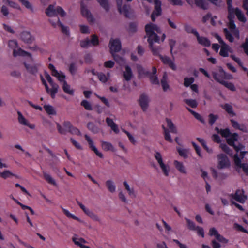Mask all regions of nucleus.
Listing matches in <instances>:
<instances>
[{
  "mask_svg": "<svg viewBox=\"0 0 248 248\" xmlns=\"http://www.w3.org/2000/svg\"><path fill=\"white\" fill-rule=\"evenodd\" d=\"M145 30L150 47L152 49L153 52L156 53L157 52V49L154 48V44L155 43H160V42H163L166 38V35L165 33H163L161 39H160L157 34L161 33L162 30L157 25L153 23L147 24L145 25Z\"/></svg>",
  "mask_w": 248,
  "mask_h": 248,
  "instance_id": "nucleus-1",
  "label": "nucleus"
},
{
  "mask_svg": "<svg viewBox=\"0 0 248 248\" xmlns=\"http://www.w3.org/2000/svg\"><path fill=\"white\" fill-rule=\"evenodd\" d=\"M8 46L9 47L13 49L14 56H22L25 57L24 65L29 72L32 73L37 72V65L31 55L18 47L17 42L16 41L14 40L9 41Z\"/></svg>",
  "mask_w": 248,
  "mask_h": 248,
  "instance_id": "nucleus-2",
  "label": "nucleus"
},
{
  "mask_svg": "<svg viewBox=\"0 0 248 248\" xmlns=\"http://www.w3.org/2000/svg\"><path fill=\"white\" fill-rule=\"evenodd\" d=\"M216 130L222 136L226 138L228 144L233 146L237 152L244 148V146L241 144L238 145L234 144V142L237 140L238 138V135L237 133H231L230 130L228 128L219 130L218 128H216Z\"/></svg>",
  "mask_w": 248,
  "mask_h": 248,
  "instance_id": "nucleus-3",
  "label": "nucleus"
},
{
  "mask_svg": "<svg viewBox=\"0 0 248 248\" xmlns=\"http://www.w3.org/2000/svg\"><path fill=\"white\" fill-rule=\"evenodd\" d=\"M49 68L51 70V75L57 78L58 80L62 83V88L63 91L67 94L73 95L74 90L65 80V76L61 71H57L53 65L49 64Z\"/></svg>",
  "mask_w": 248,
  "mask_h": 248,
  "instance_id": "nucleus-4",
  "label": "nucleus"
},
{
  "mask_svg": "<svg viewBox=\"0 0 248 248\" xmlns=\"http://www.w3.org/2000/svg\"><path fill=\"white\" fill-rule=\"evenodd\" d=\"M228 26L229 30L227 28L223 29L226 39L230 42H233L234 41V37L238 39H239V31L236 27L234 21L229 20Z\"/></svg>",
  "mask_w": 248,
  "mask_h": 248,
  "instance_id": "nucleus-5",
  "label": "nucleus"
},
{
  "mask_svg": "<svg viewBox=\"0 0 248 248\" xmlns=\"http://www.w3.org/2000/svg\"><path fill=\"white\" fill-rule=\"evenodd\" d=\"M109 47L110 52L113 56L115 60L120 65H122L125 63L124 60L118 56L114 55V53L119 51L121 49V44L118 39H111L109 42Z\"/></svg>",
  "mask_w": 248,
  "mask_h": 248,
  "instance_id": "nucleus-6",
  "label": "nucleus"
},
{
  "mask_svg": "<svg viewBox=\"0 0 248 248\" xmlns=\"http://www.w3.org/2000/svg\"><path fill=\"white\" fill-rule=\"evenodd\" d=\"M57 128L59 132L61 134H65L70 132L73 134L80 135V132L78 129L72 126L69 121H65L61 125L60 124H56Z\"/></svg>",
  "mask_w": 248,
  "mask_h": 248,
  "instance_id": "nucleus-7",
  "label": "nucleus"
},
{
  "mask_svg": "<svg viewBox=\"0 0 248 248\" xmlns=\"http://www.w3.org/2000/svg\"><path fill=\"white\" fill-rule=\"evenodd\" d=\"M215 38L220 44L219 55L223 57H228L229 53H232V49L227 45L223 39L217 34H215Z\"/></svg>",
  "mask_w": 248,
  "mask_h": 248,
  "instance_id": "nucleus-8",
  "label": "nucleus"
},
{
  "mask_svg": "<svg viewBox=\"0 0 248 248\" xmlns=\"http://www.w3.org/2000/svg\"><path fill=\"white\" fill-rule=\"evenodd\" d=\"M247 152L241 151L239 155L237 153L233 156V161L235 165L239 169H242L243 170H248V164L242 163L241 160L245 157Z\"/></svg>",
  "mask_w": 248,
  "mask_h": 248,
  "instance_id": "nucleus-9",
  "label": "nucleus"
},
{
  "mask_svg": "<svg viewBox=\"0 0 248 248\" xmlns=\"http://www.w3.org/2000/svg\"><path fill=\"white\" fill-rule=\"evenodd\" d=\"M231 10V11H228V18L229 20L233 21L234 15H236L240 21L244 23L246 22V18L240 9L238 8H234L232 7Z\"/></svg>",
  "mask_w": 248,
  "mask_h": 248,
  "instance_id": "nucleus-10",
  "label": "nucleus"
},
{
  "mask_svg": "<svg viewBox=\"0 0 248 248\" xmlns=\"http://www.w3.org/2000/svg\"><path fill=\"white\" fill-rule=\"evenodd\" d=\"M46 13L50 17H53L57 15H60L62 17H64L66 15V13L62 8L59 6L55 7L52 5H49L46 9Z\"/></svg>",
  "mask_w": 248,
  "mask_h": 248,
  "instance_id": "nucleus-11",
  "label": "nucleus"
},
{
  "mask_svg": "<svg viewBox=\"0 0 248 248\" xmlns=\"http://www.w3.org/2000/svg\"><path fill=\"white\" fill-rule=\"evenodd\" d=\"M229 196L241 203H244L248 199V196L245 194L243 189H237L235 193L230 194Z\"/></svg>",
  "mask_w": 248,
  "mask_h": 248,
  "instance_id": "nucleus-12",
  "label": "nucleus"
},
{
  "mask_svg": "<svg viewBox=\"0 0 248 248\" xmlns=\"http://www.w3.org/2000/svg\"><path fill=\"white\" fill-rule=\"evenodd\" d=\"M217 166L219 169H226L228 168L231 165V163L229 158L225 155H217Z\"/></svg>",
  "mask_w": 248,
  "mask_h": 248,
  "instance_id": "nucleus-13",
  "label": "nucleus"
},
{
  "mask_svg": "<svg viewBox=\"0 0 248 248\" xmlns=\"http://www.w3.org/2000/svg\"><path fill=\"white\" fill-rule=\"evenodd\" d=\"M45 77L47 79L48 82L49 83L51 87V88L50 90V94L51 97L52 98H54L55 96V94L58 92L59 86L53 82L51 77L48 73H45Z\"/></svg>",
  "mask_w": 248,
  "mask_h": 248,
  "instance_id": "nucleus-14",
  "label": "nucleus"
},
{
  "mask_svg": "<svg viewBox=\"0 0 248 248\" xmlns=\"http://www.w3.org/2000/svg\"><path fill=\"white\" fill-rule=\"evenodd\" d=\"M17 113L18 115V121L20 124L28 126L31 129H35V125L33 124L30 123L29 121L23 115L21 112L17 111Z\"/></svg>",
  "mask_w": 248,
  "mask_h": 248,
  "instance_id": "nucleus-15",
  "label": "nucleus"
},
{
  "mask_svg": "<svg viewBox=\"0 0 248 248\" xmlns=\"http://www.w3.org/2000/svg\"><path fill=\"white\" fill-rule=\"evenodd\" d=\"M213 74L214 78L217 81L219 82L221 84L223 85L224 86H225L229 90L232 91H235V87L233 83L224 80V79H223L222 78H220L219 77H218L217 75L216 74V73H213Z\"/></svg>",
  "mask_w": 248,
  "mask_h": 248,
  "instance_id": "nucleus-16",
  "label": "nucleus"
},
{
  "mask_svg": "<svg viewBox=\"0 0 248 248\" xmlns=\"http://www.w3.org/2000/svg\"><path fill=\"white\" fill-rule=\"evenodd\" d=\"M85 138L86 140L88 141L90 147L91 149L95 153L96 155L100 158H103V155L101 152L99 151L94 145V143L92 139L87 135H85Z\"/></svg>",
  "mask_w": 248,
  "mask_h": 248,
  "instance_id": "nucleus-17",
  "label": "nucleus"
},
{
  "mask_svg": "<svg viewBox=\"0 0 248 248\" xmlns=\"http://www.w3.org/2000/svg\"><path fill=\"white\" fill-rule=\"evenodd\" d=\"M119 12L126 16H129L132 13L131 6L129 4L120 5L118 6Z\"/></svg>",
  "mask_w": 248,
  "mask_h": 248,
  "instance_id": "nucleus-18",
  "label": "nucleus"
},
{
  "mask_svg": "<svg viewBox=\"0 0 248 248\" xmlns=\"http://www.w3.org/2000/svg\"><path fill=\"white\" fill-rule=\"evenodd\" d=\"M150 99L145 94H142L139 99V103L143 111H146L149 106Z\"/></svg>",
  "mask_w": 248,
  "mask_h": 248,
  "instance_id": "nucleus-19",
  "label": "nucleus"
},
{
  "mask_svg": "<svg viewBox=\"0 0 248 248\" xmlns=\"http://www.w3.org/2000/svg\"><path fill=\"white\" fill-rule=\"evenodd\" d=\"M159 58L164 64L168 65L173 70H176V66L175 64L174 61L171 60L169 57L167 56H160Z\"/></svg>",
  "mask_w": 248,
  "mask_h": 248,
  "instance_id": "nucleus-20",
  "label": "nucleus"
},
{
  "mask_svg": "<svg viewBox=\"0 0 248 248\" xmlns=\"http://www.w3.org/2000/svg\"><path fill=\"white\" fill-rule=\"evenodd\" d=\"M156 68L155 67H153L152 72L151 73L148 72L147 75L149 77L151 82L155 84H158L159 83V80L156 75Z\"/></svg>",
  "mask_w": 248,
  "mask_h": 248,
  "instance_id": "nucleus-21",
  "label": "nucleus"
},
{
  "mask_svg": "<svg viewBox=\"0 0 248 248\" xmlns=\"http://www.w3.org/2000/svg\"><path fill=\"white\" fill-rule=\"evenodd\" d=\"M154 157L162 170H167V166L163 161V158L161 154L158 152H156L154 154Z\"/></svg>",
  "mask_w": 248,
  "mask_h": 248,
  "instance_id": "nucleus-22",
  "label": "nucleus"
},
{
  "mask_svg": "<svg viewBox=\"0 0 248 248\" xmlns=\"http://www.w3.org/2000/svg\"><path fill=\"white\" fill-rule=\"evenodd\" d=\"M49 21L51 22L52 25L54 27H56L57 25L60 26L62 28V32L66 35L69 34V31L68 28L67 26H64L62 25L59 19H57L56 22H54L52 19L49 20Z\"/></svg>",
  "mask_w": 248,
  "mask_h": 248,
  "instance_id": "nucleus-23",
  "label": "nucleus"
},
{
  "mask_svg": "<svg viewBox=\"0 0 248 248\" xmlns=\"http://www.w3.org/2000/svg\"><path fill=\"white\" fill-rule=\"evenodd\" d=\"M192 1L193 3L189 4L192 6L195 5L203 9H206L208 7V4L205 0H192Z\"/></svg>",
  "mask_w": 248,
  "mask_h": 248,
  "instance_id": "nucleus-24",
  "label": "nucleus"
},
{
  "mask_svg": "<svg viewBox=\"0 0 248 248\" xmlns=\"http://www.w3.org/2000/svg\"><path fill=\"white\" fill-rule=\"evenodd\" d=\"M123 77L126 81H130L132 79L133 73L129 66H125V70L123 72Z\"/></svg>",
  "mask_w": 248,
  "mask_h": 248,
  "instance_id": "nucleus-25",
  "label": "nucleus"
},
{
  "mask_svg": "<svg viewBox=\"0 0 248 248\" xmlns=\"http://www.w3.org/2000/svg\"><path fill=\"white\" fill-rule=\"evenodd\" d=\"M107 125L111 128L115 133L117 134L119 132V129L118 125L114 123L112 119L110 118H107L106 119Z\"/></svg>",
  "mask_w": 248,
  "mask_h": 248,
  "instance_id": "nucleus-26",
  "label": "nucleus"
},
{
  "mask_svg": "<svg viewBox=\"0 0 248 248\" xmlns=\"http://www.w3.org/2000/svg\"><path fill=\"white\" fill-rule=\"evenodd\" d=\"M196 37H197V41L200 44L204 46H210L211 42L208 38L200 36L199 33H198V35H196Z\"/></svg>",
  "mask_w": 248,
  "mask_h": 248,
  "instance_id": "nucleus-27",
  "label": "nucleus"
},
{
  "mask_svg": "<svg viewBox=\"0 0 248 248\" xmlns=\"http://www.w3.org/2000/svg\"><path fill=\"white\" fill-rule=\"evenodd\" d=\"M213 177L218 181H221L228 177V174L223 173L222 171H213Z\"/></svg>",
  "mask_w": 248,
  "mask_h": 248,
  "instance_id": "nucleus-28",
  "label": "nucleus"
},
{
  "mask_svg": "<svg viewBox=\"0 0 248 248\" xmlns=\"http://www.w3.org/2000/svg\"><path fill=\"white\" fill-rule=\"evenodd\" d=\"M81 12L82 16L85 17L88 20L92 21L93 20L92 16L89 11L83 6V3H81Z\"/></svg>",
  "mask_w": 248,
  "mask_h": 248,
  "instance_id": "nucleus-29",
  "label": "nucleus"
},
{
  "mask_svg": "<svg viewBox=\"0 0 248 248\" xmlns=\"http://www.w3.org/2000/svg\"><path fill=\"white\" fill-rule=\"evenodd\" d=\"M101 145L102 149L105 151H114L115 149L113 145L108 142L101 141Z\"/></svg>",
  "mask_w": 248,
  "mask_h": 248,
  "instance_id": "nucleus-30",
  "label": "nucleus"
},
{
  "mask_svg": "<svg viewBox=\"0 0 248 248\" xmlns=\"http://www.w3.org/2000/svg\"><path fill=\"white\" fill-rule=\"evenodd\" d=\"M72 240L76 245L80 247L81 248H90L89 246L84 245L82 243H86L87 241L82 238H76L75 237L72 238Z\"/></svg>",
  "mask_w": 248,
  "mask_h": 248,
  "instance_id": "nucleus-31",
  "label": "nucleus"
},
{
  "mask_svg": "<svg viewBox=\"0 0 248 248\" xmlns=\"http://www.w3.org/2000/svg\"><path fill=\"white\" fill-rule=\"evenodd\" d=\"M231 122L232 126L234 128L244 132H246L247 131L246 127L244 124H241L234 120H231Z\"/></svg>",
  "mask_w": 248,
  "mask_h": 248,
  "instance_id": "nucleus-32",
  "label": "nucleus"
},
{
  "mask_svg": "<svg viewBox=\"0 0 248 248\" xmlns=\"http://www.w3.org/2000/svg\"><path fill=\"white\" fill-rule=\"evenodd\" d=\"M176 149L179 155L181 157H183L184 158H187L188 157L189 153V149L179 147H177Z\"/></svg>",
  "mask_w": 248,
  "mask_h": 248,
  "instance_id": "nucleus-33",
  "label": "nucleus"
},
{
  "mask_svg": "<svg viewBox=\"0 0 248 248\" xmlns=\"http://www.w3.org/2000/svg\"><path fill=\"white\" fill-rule=\"evenodd\" d=\"M97 76L101 82L106 83L109 79L110 74L109 72H108L106 74L103 73H100L98 74Z\"/></svg>",
  "mask_w": 248,
  "mask_h": 248,
  "instance_id": "nucleus-34",
  "label": "nucleus"
},
{
  "mask_svg": "<svg viewBox=\"0 0 248 248\" xmlns=\"http://www.w3.org/2000/svg\"><path fill=\"white\" fill-rule=\"evenodd\" d=\"M161 83L164 91L166 92L170 90V86L167 81V75L166 73L163 76Z\"/></svg>",
  "mask_w": 248,
  "mask_h": 248,
  "instance_id": "nucleus-35",
  "label": "nucleus"
},
{
  "mask_svg": "<svg viewBox=\"0 0 248 248\" xmlns=\"http://www.w3.org/2000/svg\"><path fill=\"white\" fill-rule=\"evenodd\" d=\"M20 38L22 41L27 43H29L31 41V34L28 31H23L20 35Z\"/></svg>",
  "mask_w": 248,
  "mask_h": 248,
  "instance_id": "nucleus-36",
  "label": "nucleus"
},
{
  "mask_svg": "<svg viewBox=\"0 0 248 248\" xmlns=\"http://www.w3.org/2000/svg\"><path fill=\"white\" fill-rule=\"evenodd\" d=\"M44 109L47 114L50 115H56V111L54 108L50 105H45L44 106Z\"/></svg>",
  "mask_w": 248,
  "mask_h": 248,
  "instance_id": "nucleus-37",
  "label": "nucleus"
},
{
  "mask_svg": "<svg viewBox=\"0 0 248 248\" xmlns=\"http://www.w3.org/2000/svg\"><path fill=\"white\" fill-rule=\"evenodd\" d=\"M216 74L218 77L222 78L223 79L224 78H226L228 79H232L233 78V76L232 75L226 73L222 70H220L218 74Z\"/></svg>",
  "mask_w": 248,
  "mask_h": 248,
  "instance_id": "nucleus-38",
  "label": "nucleus"
},
{
  "mask_svg": "<svg viewBox=\"0 0 248 248\" xmlns=\"http://www.w3.org/2000/svg\"><path fill=\"white\" fill-rule=\"evenodd\" d=\"M166 122L167 123V125L170 132L174 133H177V129L171 121L168 119H166Z\"/></svg>",
  "mask_w": 248,
  "mask_h": 248,
  "instance_id": "nucleus-39",
  "label": "nucleus"
},
{
  "mask_svg": "<svg viewBox=\"0 0 248 248\" xmlns=\"http://www.w3.org/2000/svg\"><path fill=\"white\" fill-rule=\"evenodd\" d=\"M87 216H88L91 219L94 221H100V219L98 216L94 213L93 211L88 209L85 213Z\"/></svg>",
  "mask_w": 248,
  "mask_h": 248,
  "instance_id": "nucleus-40",
  "label": "nucleus"
},
{
  "mask_svg": "<svg viewBox=\"0 0 248 248\" xmlns=\"http://www.w3.org/2000/svg\"><path fill=\"white\" fill-rule=\"evenodd\" d=\"M62 211L64 213V214L69 218H73L74 220H76L81 223L83 222V221H82L81 219H80L78 217H76V216L71 214L67 210L65 209L64 208H62Z\"/></svg>",
  "mask_w": 248,
  "mask_h": 248,
  "instance_id": "nucleus-41",
  "label": "nucleus"
},
{
  "mask_svg": "<svg viewBox=\"0 0 248 248\" xmlns=\"http://www.w3.org/2000/svg\"><path fill=\"white\" fill-rule=\"evenodd\" d=\"M106 186L108 190L111 193L115 191V186L111 180H108L106 182Z\"/></svg>",
  "mask_w": 248,
  "mask_h": 248,
  "instance_id": "nucleus-42",
  "label": "nucleus"
},
{
  "mask_svg": "<svg viewBox=\"0 0 248 248\" xmlns=\"http://www.w3.org/2000/svg\"><path fill=\"white\" fill-rule=\"evenodd\" d=\"M123 184L125 188V189L127 190L129 195L130 196L135 197L136 195L134 192V190L133 188H130L128 184L126 181L124 182Z\"/></svg>",
  "mask_w": 248,
  "mask_h": 248,
  "instance_id": "nucleus-43",
  "label": "nucleus"
},
{
  "mask_svg": "<svg viewBox=\"0 0 248 248\" xmlns=\"http://www.w3.org/2000/svg\"><path fill=\"white\" fill-rule=\"evenodd\" d=\"M185 31L189 33H192L195 36L196 35H198V32L196 30L193 28L191 26L189 25H185L184 27Z\"/></svg>",
  "mask_w": 248,
  "mask_h": 248,
  "instance_id": "nucleus-44",
  "label": "nucleus"
},
{
  "mask_svg": "<svg viewBox=\"0 0 248 248\" xmlns=\"http://www.w3.org/2000/svg\"><path fill=\"white\" fill-rule=\"evenodd\" d=\"M4 1L5 3L8 4L11 7L18 10H21V7L18 3L10 0H5Z\"/></svg>",
  "mask_w": 248,
  "mask_h": 248,
  "instance_id": "nucleus-45",
  "label": "nucleus"
},
{
  "mask_svg": "<svg viewBox=\"0 0 248 248\" xmlns=\"http://www.w3.org/2000/svg\"><path fill=\"white\" fill-rule=\"evenodd\" d=\"M136 67H137L138 72L139 74V76L140 77H142L144 76H147L148 72L146 71L141 65H137L136 66Z\"/></svg>",
  "mask_w": 248,
  "mask_h": 248,
  "instance_id": "nucleus-46",
  "label": "nucleus"
},
{
  "mask_svg": "<svg viewBox=\"0 0 248 248\" xmlns=\"http://www.w3.org/2000/svg\"><path fill=\"white\" fill-rule=\"evenodd\" d=\"M80 45L83 48H87L90 46V40L89 38H86L81 40Z\"/></svg>",
  "mask_w": 248,
  "mask_h": 248,
  "instance_id": "nucleus-47",
  "label": "nucleus"
},
{
  "mask_svg": "<svg viewBox=\"0 0 248 248\" xmlns=\"http://www.w3.org/2000/svg\"><path fill=\"white\" fill-rule=\"evenodd\" d=\"M184 85L186 87H188L191 85L194 81V78L193 77L188 78L186 77L184 78Z\"/></svg>",
  "mask_w": 248,
  "mask_h": 248,
  "instance_id": "nucleus-48",
  "label": "nucleus"
},
{
  "mask_svg": "<svg viewBox=\"0 0 248 248\" xmlns=\"http://www.w3.org/2000/svg\"><path fill=\"white\" fill-rule=\"evenodd\" d=\"M12 176H14L18 178L17 176L11 173L10 171H3V172L0 171V177L3 178L4 179H6L8 177H10Z\"/></svg>",
  "mask_w": 248,
  "mask_h": 248,
  "instance_id": "nucleus-49",
  "label": "nucleus"
},
{
  "mask_svg": "<svg viewBox=\"0 0 248 248\" xmlns=\"http://www.w3.org/2000/svg\"><path fill=\"white\" fill-rule=\"evenodd\" d=\"M222 108L229 114L232 115H235V113L233 111L231 105L228 104L222 105Z\"/></svg>",
  "mask_w": 248,
  "mask_h": 248,
  "instance_id": "nucleus-50",
  "label": "nucleus"
},
{
  "mask_svg": "<svg viewBox=\"0 0 248 248\" xmlns=\"http://www.w3.org/2000/svg\"><path fill=\"white\" fill-rule=\"evenodd\" d=\"M44 177L46 180L49 184L53 185L54 186H56L57 184L55 181V180L51 177V176L46 174V173H44Z\"/></svg>",
  "mask_w": 248,
  "mask_h": 248,
  "instance_id": "nucleus-51",
  "label": "nucleus"
},
{
  "mask_svg": "<svg viewBox=\"0 0 248 248\" xmlns=\"http://www.w3.org/2000/svg\"><path fill=\"white\" fill-rule=\"evenodd\" d=\"M122 131L126 134L129 140L133 144H135L136 143V140L132 135L124 129H123Z\"/></svg>",
  "mask_w": 248,
  "mask_h": 248,
  "instance_id": "nucleus-52",
  "label": "nucleus"
},
{
  "mask_svg": "<svg viewBox=\"0 0 248 248\" xmlns=\"http://www.w3.org/2000/svg\"><path fill=\"white\" fill-rule=\"evenodd\" d=\"M185 219L187 222L188 229L191 230H196L197 227L194 222L186 218Z\"/></svg>",
  "mask_w": 248,
  "mask_h": 248,
  "instance_id": "nucleus-53",
  "label": "nucleus"
},
{
  "mask_svg": "<svg viewBox=\"0 0 248 248\" xmlns=\"http://www.w3.org/2000/svg\"><path fill=\"white\" fill-rule=\"evenodd\" d=\"M80 31L83 34H89L90 33V29L88 26L84 25H80L79 26Z\"/></svg>",
  "mask_w": 248,
  "mask_h": 248,
  "instance_id": "nucleus-54",
  "label": "nucleus"
},
{
  "mask_svg": "<svg viewBox=\"0 0 248 248\" xmlns=\"http://www.w3.org/2000/svg\"><path fill=\"white\" fill-rule=\"evenodd\" d=\"M81 106H82L83 107H84V108L86 109V110H92V106L91 105V104L89 102H88V101L87 100H83L81 102Z\"/></svg>",
  "mask_w": 248,
  "mask_h": 248,
  "instance_id": "nucleus-55",
  "label": "nucleus"
},
{
  "mask_svg": "<svg viewBox=\"0 0 248 248\" xmlns=\"http://www.w3.org/2000/svg\"><path fill=\"white\" fill-rule=\"evenodd\" d=\"M185 102L192 108H196L197 106V103L195 100L186 99L185 100Z\"/></svg>",
  "mask_w": 248,
  "mask_h": 248,
  "instance_id": "nucleus-56",
  "label": "nucleus"
},
{
  "mask_svg": "<svg viewBox=\"0 0 248 248\" xmlns=\"http://www.w3.org/2000/svg\"><path fill=\"white\" fill-rule=\"evenodd\" d=\"M99 44V40L98 37L95 35H93L92 36L91 39L90 40V45L91 46H96Z\"/></svg>",
  "mask_w": 248,
  "mask_h": 248,
  "instance_id": "nucleus-57",
  "label": "nucleus"
},
{
  "mask_svg": "<svg viewBox=\"0 0 248 248\" xmlns=\"http://www.w3.org/2000/svg\"><path fill=\"white\" fill-rule=\"evenodd\" d=\"M175 168L179 170H184V166L183 163L177 160H175L173 162Z\"/></svg>",
  "mask_w": 248,
  "mask_h": 248,
  "instance_id": "nucleus-58",
  "label": "nucleus"
},
{
  "mask_svg": "<svg viewBox=\"0 0 248 248\" xmlns=\"http://www.w3.org/2000/svg\"><path fill=\"white\" fill-rule=\"evenodd\" d=\"M100 3V5L105 10H108L109 8L107 0H97Z\"/></svg>",
  "mask_w": 248,
  "mask_h": 248,
  "instance_id": "nucleus-59",
  "label": "nucleus"
},
{
  "mask_svg": "<svg viewBox=\"0 0 248 248\" xmlns=\"http://www.w3.org/2000/svg\"><path fill=\"white\" fill-rule=\"evenodd\" d=\"M163 128H164V130L165 139V140H166L170 142H172L173 141V140H172V139L171 138V136L170 134L169 131L165 127H163Z\"/></svg>",
  "mask_w": 248,
  "mask_h": 248,
  "instance_id": "nucleus-60",
  "label": "nucleus"
},
{
  "mask_svg": "<svg viewBox=\"0 0 248 248\" xmlns=\"http://www.w3.org/2000/svg\"><path fill=\"white\" fill-rule=\"evenodd\" d=\"M89 129L91 130L94 133H96L98 131V128L93 123H89L87 124Z\"/></svg>",
  "mask_w": 248,
  "mask_h": 248,
  "instance_id": "nucleus-61",
  "label": "nucleus"
},
{
  "mask_svg": "<svg viewBox=\"0 0 248 248\" xmlns=\"http://www.w3.org/2000/svg\"><path fill=\"white\" fill-rule=\"evenodd\" d=\"M216 239L219 242L223 243L226 244L228 242V240L224 238L223 236L219 234L217 235Z\"/></svg>",
  "mask_w": 248,
  "mask_h": 248,
  "instance_id": "nucleus-62",
  "label": "nucleus"
},
{
  "mask_svg": "<svg viewBox=\"0 0 248 248\" xmlns=\"http://www.w3.org/2000/svg\"><path fill=\"white\" fill-rule=\"evenodd\" d=\"M209 123L211 125H213L214 124V123H215V122L217 119L218 117L217 115H215L211 114L209 115Z\"/></svg>",
  "mask_w": 248,
  "mask_h": 248,
  "instance_id": "nucleus-63",
  "label": "nucleus"
},
{
  "mask_svg": "<svg viewBox=\"0 0 248 248\" xmlns=\"http://www.w3.org/2000/svg\"><path fill=\"white\" fill-rule=\"evenodd\" d=\"M69 71L72 75H74L77 71V66L75 64H71L69 66Z\"/></svg>",
  "mask_w": 248,
  "mask_h": 248,
  "instance_id": "nucleus-64",
  "label": "nucleus"
}]
</instances>
